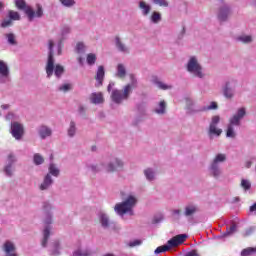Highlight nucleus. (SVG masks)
<instances>
[{"label": "nucleus", "instance_id": "1", "mask_svg": "<svg viewBox=\"0 0 256 256\" xmlns=\"http://www.w3.org/2000/svg\"><path fill=\"white\" fill-rule=\"evenodd\" d=\"M245 117H247V108L245 107H239L236 109L235 113L230 116L226 126V137H228V139H235V137H237L236 128L242 125Z\"/></svg>", "mask_w": 256, "mask_h": 256}, {"label": "nucleus", "instance_id": "2", "mask_svg": "<svg viewBox=\"0 0 256 256\" xmlns=\"http://www.w3.org/2000/svg\"><path fill=\"white\" fill-rule=\"evenodd\" d=\"M130 83L124 86L123 90H113L111 94L112 101L114 103H123L129 99V95L133 93V89H137L139 83L137 82V77L135 74H129Z\"/></svg>", "mask_w": 256, "mask_h": 256}, {"label": "nucleus", "instance_id": "3", "mask_svg": "<svg viewBox=\"0 0 256 256\" xmlns=\"http://www.w3.org/2000/svg\"><path fill=\"white\" fill-rule=\"evenodd\" d=\"M227 161V154L225 153H218L214 156L213 160L208 166V175L219 181L221 177H223V168H221V163H225Z\"/></svg>", "mask_w": 256, "mask_h": 256}, {"label": "nucleus", "instance_id": "4", "mask_svg": "<svg viewBox=\"0 0 256 256\" xmlns=\"http://www.w3.org/2000/svg\"><path fill=\"white\" fill-rule=\"evenodd\" d=\"M15 6L19 11H24L25 15L28 17V21H33V19H41L43 17V6L41 4H36V11L30 5H27L25 0H14Z\"/></svg>", "mask_w": 256, "mask_h": 256}, {"label": "nucleus", "instance_id": "5", "mask_svg": "<svg viewBox=\"0 0 256 256\" xmlns=\"http://www.w3.org/2000/svg\"><path fill=\"white\" fill-rule=\"evenodd\" d=\"M136 205L137 196L129 194L123 202L115 205L114 211L117 213V215H120V217H123V215H126V213L133 215V207Z\"/></svg>", "mask_w": 256, "mask_h": 256}, {"label": "nucleus", "instance_id": "6", "mask_svg": "<svg viewBox=\"0 0 256 256\" xmlns=\"http://www.w3.org/2000/svg\"><path fill=\"white\" fill-rule=\"evenodd\" d=\"M187 240V234H180L172 237L167 241L166 245L159 246L155 249V255H159L160 253H166V251H170L173 247H179L182 243H185Z\"/></svg>", "mask_w": 256, "mask_h": 256}, {"label": "nucleus", "instance_id": "7", "mask_svg": "<svg viewBox=\"0 0 256 256\" xmlns=\"http://www.w3.org/2000/svg\"><path fill=\"white\" fill-rule=\"evenodd\" d=\"M104 163L105 164H102V166H104V171L106 173H117L125 169V162L119 157L109 158L108 160L104 161Z\"/></svg>", "mask_w": 256, "mask_h": 256}, {"label": "nucleus", "instance_id": "8", "mask_svg": "<svg viewBox=\"0 0 256 256\" xmlns=\"http://www.w3.org/2000/svg\"><path fill=\"white\" fill-rule=\"evenodd\" d=\"M221 123V117L219 115L212 116L209 127H208V137L213 139V137H221L223 130L217 125Z\"/></svg>", "mask_w": 256, "mask_h": 256}, {"label": "nucleus", "instance_id": "9", "mask_svg": "<svg viewBox=\"0 0 256 256\" xmlns=\"http://www.w3.org/2000/svg\"><path fill=\"white\" fill-rule=\"evenodd\" d=\"M48 49H49V55H48L47 65H54L55 60L53 59V54L55 53V51L57 55L61 53V41L56 42L54 40H49Z\"/></svg>", "mask_w": 256, "mask_h": 256}, {"label": "nucleus", "instance_id": "10", "mask_svg": "<svg viewBox=\"0 0 256 256\" xmlns=\"http://www.w3.org/2000/svg\"><path fill=\"white\" fill-rule=\"evenodd\" d=\"M45 228L43 230V239H42V247H47V241H49V237L51 236V223H53V215L47 214L44 219Z\"/></svg>", "mask_w": 256, "mask_h": 256}, {"label": "nucleus", "instance_id": "11", "mask_svg": "<svg viewBox=\"0 0 256 256\" xmlns=\"http://www.w3.org/2000/svg\"><path fill=\"white\" fill-rule=\"evenodd\" d=\"M222 93L225 97V99L231 100L235 97V94L237 93V83L235 82H227L222 87Z\"/></svg>", "mask_w": 256, "mask_h": 256}, {"label": "nucleus", "instance_id": "12", "mask_svg": "<svg viewBox=\"0 0 256 256\" xmlns=\"http://www.w3.org/2000/svg\"><path fill=\"white\" fill-rule=\"evenodd\" d=\"M219 21H227L231 17V7L227 4H222L218 7L216 12Z\"/></svg>", "mask_w": 256, "mask_h": 256}, {"label": "nucleus", "instance_id": "13", "mask_svg": "<svg viewBox=\"0 0 256 256\" xmlns=\"http://www.w3.org/2000/svg\"><path fill=\"white\" fill-rule=\"evenodd\" d=\"M197 213H199V205H197L195 202H189L184 206L183 215L187 219L195 217Z\"/></svg>", "mask_w": 256, "mask_h": 256}, {"label": "nucleus", "instance_id": "14", "mask_svg": "<svg viewBox=\"0 0 256 256\" xmlns=\"http://www.w3.org/2000/svg\"><path fill=\"white\" fill-rule=\"evenodd\" d=\"M2 251L4 256H19V254H17V246L15 245V242L11 240H6L2 244Z\"/></svg>", "mask_w": 256, "mask_h": 256}, {"label": "nucleus", "instance_id": "15", "mask_svg": "<svg viewBox=\"0 0 256 256\" xmlns=\"http://www.w3.org/2000/svg\"><path fill=\"white\" fill-rule=\"evenodd\" d=\"M114 43H115V47H116L117 51H119V53H123L124 55H129V53H131V48L129 46H127V44H125V42H123V40H121V37L116 36L114 38Z\"/></svg>", "mask_w": 256, "mask_h": 256}, {"label": "nucleus", "instance_id": "16", "mask_svg": "<svg viewBox=\"0 0 256 256\" xmlns=\"http://www.w3.org/2000/svg\"><path fill=\"white\" fill-rule=\"evenodd\" d=\"M97 217L102 229H111V225H113V222H111V219L109 218V215H107V213L100 211Z\"/></svg>", "mask_w": 256, "mask_h": 256}, {"label": "nucleus", "instance_id": "17", "mask_svg": "<svg viewBox=\"0 0 256 256\" xmlns=\"http://www.w3.org/2000/svg\"><path fill=\"white\" fill-rule=\"evenodd\" d=\"M11 134L17 141L21 140L23 137V125L18 122H13L11 124Z\"/></svg>", "mask_w": 256, "mask_h": 256}, {"label": "nucleus", "instance_id": "18", "mask_svg": "<svg viewBox=\"0 0 256 256\" xmlns=\"http://www.w3.org/2000/svg\"><path fill=\"white\" fill-rule=\"evenodd\" d=\"M53 177H51V174H46L42 180V182L39 184L38 189L40 191H49L51 187H53Z\"/></svg>", "mask_w": 256, "mask_h": 256}, {"label": "nucleus", "instance_id": "19", "mask_svg": "<svg viewBox=\"0 0 256 256\" xmlns=\"http://www.w3.org/2000/svg\"><path fill=\"white\" fill-rule=\"evenodd\" d=\"M64 71H65V69L61 65H56V66L48 65L46 67L47 77H51V75H53V73L56 75V77H61V75H63Z\"/></svg>", "mask_w": 256, "mask_h": 256}, {"label": "nucleus", "instance_id": "20", "mask_svg": "<svg viewBox=\"0 0 256 256\" xmlns=\"http://www.w3.org/2000/svg\"><path fill=\"white\" fill-rule=\"evenodd\" d=\"M187 72L191 73V75H194L195 77H199L200 79L205 77V73L203 72V67H201V65H188Z\"/></svg>", "mask_w": 256, "mask_h": 256}, {"label": "nucleus", "instance_id": "21", "mask_svg": "<svg viewBox=\"0 0 256 256\" xmlns=\"http://www.w3.org/2000/svg\"><path fill=\"white\" fill-rule=\"evenodd\" d=\"M143 174L146 181H149L150 183L157 179V170L155 168L148 167L143 170Z\"/></svg>", "mask_w": 256, "mask_h": 256}, {"label": "nucleus", "instance_id": "22", "mask_svg": "<svg viewBox=\"0 0 256 256\" xmlns=\"http://www.w3.org/2000/svg\"><path fill=\"white\" fill-rule=\"evenodd\" d=\"M105 162H101L100 164H86L87 171L90 173H101V171H105Z\"/></svg>", "mask_w": 256, "mask_h": 256}, {"label": "nucleus", "instance_id": "23", "mask_svg": "<svg viewBox=\"0 0 256 256\" xmlns=\"http://www.w3.org/2000/svg\"><path fill=\"white\" fill-rule=\"evenodd\" d=\"M7 81H9V67L0 65V83H7Z\"/></svg>", "mask_w": 256, "mask_h": 256}, {"label": "nucleus", "instance_id": "24", "mask_svg": "<svg viewBox=\"0 0 256 256\" xmlns=\"http://www.w3.org/2000/svg\"><path fill=\"white\" fill-rule=\"evenodd\" d=\"M186 109L188 113H199V111H201L191 98H186Z\"/></svg>", "mask_w": 256, "mask_h": 256}, {"label": "nucleus", "instance_id": "25", "mask_svg": "<svg viewBox=\"0 0 256 256\" xmlns=\"http://www.w3.org/2000/svg\"><path fill=\"white\" fill-rule=\"evenodd\" d=\"M103 79H105V68L103 66H99L96 72V87H101V85H103Z\"/></svg>", "mask_w": 256, "mask_h": 256}, {"label": "nucleus", "instance_id": "26", "mask_svg": "<svg viewBox=\"0 0 256 256\" xmlns=\"http://www.w3.org/2000/svg\"><path fill=\"white\" fill-rule=\"evenodd\" d=\"M38 133L41 139H47V137H51V135L53 134V131L48 126L43 125L39 127Z\"/></svg>", "mask_w": 256, "mask_h": 256}, {"label": "nucleus", "instance_id": "27", "mask_svg": "<svg viewBox=\"0 0 256 256\" xmlns=\"http://www.w3.org/2000/svg\"><path fill=\"white\" fill-rule=\"evenodd\" d=\"M138 7H139L143 17H147L149 15V13H151V6L149 4H147V2H145L143 0H141L138 3Z\"/></svg>", "mask_w": 256, "mask_h": 256}, {"label": "nucleus", "instance_id": "28", "mask_svg": "<svg viewBox=\"0 0 256 256\" xmlns=\"http://www.w3.org/2000/svg\"><path fill=\"white\" fill-rule=\"evenodd\" d=\"M90 101L91 103H94V105H99L103 103V93L101 92H94L90 95Z\"/></svg>", "mask_w": 256, "mask_h": 256}, {"label": "nucleus", "instance_id": "29", "mask_svg": "<svg viewBox=\"0 0 256 256\" xmlns=\"http://www.w3.org/2000/svg\"><path fill=\"white\" fill-rule=\"evenodd\" d=\"M154 111L155 113H157V115H165L167 111V103L165 102V100L160 101L155 107Z\"/></svg>", "mask_w": 256, "mask_h": 256}, {"label": "nucleus", "instance_id": "30", "mask_svg": "<svg viewBox=\"0 0 256 256\" xmlns=\"http://www.w3.org/2000/svg\"><path fill=\"white\" fill-rule=\"evenodd\" d=\"M60 173H61V170H59V167H57V165H55L54 163H51L49 165L47 175H50V177L51 175L53 177H59Z\"/></svg>", "mask_w": 256, "mask_h": 256}, {"label": "nucleus", "instance_id": "31", "mask_svg": "<svg viewBox=\"0 0 256 256\" xmlns=\"http://www.w3.org/2000/svg\"><path fill=\"white\" fill-rule=\"evenodd\" d=\"M67 135L68 137H75L77 135V124L75 121H71L68 128H67Z\"/></svg>", "mask_w": 256, "mask_h": 256}, {"label": "nucleus", "instance_id": "32", "mask_svg": "<svg viewBox=\"0 0 256 256\" xmlns=\"http://www.w3.org/2000/svg\"><path fill=\"white\" fill-rule=\"evenodd\" d=\"M33 163L36 166L43 165V163H45V158L40 153H35L33 155Z\"/></svg>", "mask_w": 256, "mask_h": 256}, {"label": "nucleus", "instance_id": "33", "mask_svg": "<svg viewBox=\"0 0 256 256\" xmlns=\"http://www.w3.org/2000/svg\"><path fill=\"white\" fill-rule=\"evenodd\" d=\"M236 41L248 44L253 42V37L251 35H240L236 38Z\"/></svg>", "mask_w": 256, "mask_h": 256}, {"label": "nucleus", "instance_id": "34", "mask_svg": "<svg viewBox=\"0 0 256 256\" xmlns=\"http://www.w3.org/2000/svg\"><path fill=\"white\" fill-rule=\"evenodd\" d=\"M4 173L6 177H13L15 173V167L11 164H6L4 167Z\"/></svg>", "mask_w": 256, "mask_h": 256}, {"label": "nucleus", "instance_id": "35", "mask_svg": "<svg viewBox=\"0 0 256 256\" xmlns=\"http://www.w3.org/2000/svg\"><path fill=\"white\" fill-rule=\"evenodd\" d=\"M8 17L12 21H21V14L17 11L9 10Z\"/></svg>", "mask_w": 256, "mask_h": 256}, {"label": "nucleus", "instance_id": "36", "mask_svg": "<svg viewBox=\"0 0 256 256\" xmlns=\"http://www.w3.org/2000/svg\"><path fill=\"white\" fill-rule=\"evenodd\" d=\"M86 63H88V65H95V63H97V54L95 53L87 54Z\"/></svg>", "mask_w": 256, "mask_h": 256}, {"label": "nucleus", "instance_id": "37", "mask_svg": "<svg viewBox=\"0 0 256 256\" xmlns=\"http://www.w3.org/2000/svg\"><path fill=\"white\" fill-rule=\"evenodd\" d=\"M125 75H127V69L125 68V66L119 65L117 67L116 77L123 79V78H125Z\"/></svg>", "mask_w": 256, "mask_h": 256}, {"label": "nucleus", "instance_id": "38", "mask_svg": "<svg viewBox=\"0 0 256 256\" xmlns=\"http://www.w3.org/2000/svg\"><path fill=\"white\" fill-rule=\"evenodd\" d=\"M75 51H76V53L81 55V54L85 53V51H87V46L83 42H78L76 44Z\"/></svg>", "mask_w": 256, "mask_h": 256}, {"label": "nucleus", "instance_id": "39", "mask_svg": "<svg viewBox=\"0 0 256 256\" xmlns=\"http://www.w3.org/2000/svg\"><path fill=\"white\" fill-rule=\"evenodd\" d=\"M237 233V224H232L229 229L223 234V237H231V235Z\"/></svg>", "mask_w": 256, "mask_h": 256}, {"label": "nucleus", "instance_id": "40", "mask_svg": "<svg viewBox=\"0 0 256 256\" xmlns=\"http://www.w3.org/2000/svg\"><path fill=\"white\" fill-rule=\"evenodd\" d=\"M255 253H256V247L255 248L248 247L241 251V256H251V255H255Z\"/></svg>", "mask_w": 256, "mask_h": 256}, {"label": "nucleus", "instance_id": "41", "mask_svg": "<svg viewBox=\"0 0 256 256\" xmlns=\"http://www.w3.org/2000/svg\"><path fill=\"white\" fill-rule=\"evenodd\" d=\"M216 109H219V105L217 104V102H210L208 106L200 109V111H216Z\"/></svg>", "mask_w": 256, "mask_h": 256}, {"label": "nucleus", "instance_id": "42", "mask_svg": "<svg viewBox=\"0 0 256 256\" xmlns=\"http://www.w3.org/2000/svg\"><path fill=\"white\" fill-rule=\"evenodd\" d=\"M150 21L155 24L159 23L161 21V13L154 11L150 16Z\"/></svg>", "mask_w": 256, "mask_h": 256}, {"label": "nucleus", "instance_id": "43", "mask_svg": "<svg viewBox=\"0 0 256 256\" xmlns=\"http://www.w3.org/2000/svg\"><path fill=\"white\" fill-rule=\"evenodd\" d=\"M155 84H156L157 88L158 89H162V91H167V90L173 88V86H171L169 84H165V83H163L161 81H156Z\"/></svg>", "mask_w": 256, "mask_h": 256}, {"label": "nucleus", "instance_id": "44", "mask_svg": "<svg viewBox=\"0 0 256 256\" xmlns=\"http://www.w3.org/2000/svg\"><path fill=\"white\" fill-rule=\"evenodd\" d=\"M240 187H242L244 191H249V189H251V181H249L248 179H242Z\"/></svg>", "mask_w": 256, "mask_h": 256}, {"label": "nucleus", "instance_id": "45", "mask_svg": "<svg viewBox=\"0 0 256 256\" xmlns=\"http://www.w3.org/2000/svg\"><path fill=\"white\" fill-rule=\"evenodd\" d=\"M6 38H7L9 45H17V40L15 38V34L8 33V34H6Z\"/></svg>", "mask_w": 256, "mask_h": 256}, {"label": "nucleus", "instance_id": "46", "mask_svg": "<svg viewBox=\"0 0 256 256\" xmlns=\"http://www.w3.org/2000/svg\"><path fill=\"white\" fill-rule=\"evenodd\" d=\"M152 3L158 7H169V1L167 0H152Z\"/></svg>", "mask_w": 256, "mask_h": 256}, {"label": "nucleus", "instance_id": "47", "mask_svg": "<svg viewBox=\"0 0 256 256\" xmlns=\"http://www.w3.org/2000/svg\"><path fill=\"white\" fill-rule=\"evenodd\" d=\"M13 163H17V157H15V154L10 153L7 157V165H13Z\"/></svg>", "mask_w": 256, "mask_h": 256}, {"label": "nucleus", "instance_id": "48", "mask_svg": "<svg viewBox=\"0 0 256 256\" xmlns=\"http://www.w3.org/2000/svg\"><path fill=\"white\" fill-rule=\"evenodd\" d=\"M58 91H62V93H67V91H71V84H62L58 87Z\"/></svg>", "mask_w": 256, "mask_h": 256}, {"label": "nucleus", "instance_id": "49", "mask_svg": "<svg viewBox=\"0 0 256 256\" xmlns=\"http://www.w3.org/2000/svg\"><path fill=\"white\" fill-rule=\"evenodd\" d=\"M60 3L64 7H73L75 5V0H60Z\"/></svg>", "mask_w": 256, "mask_h": 256}, {"label": "nucleus", "instance_id": "50", "mask_svg": "<svg viewBox=\"0 0 256 256\" xmlns=\"http://www.w3.org/2000/svg\"><path fill=\"white\" fill-rule=\"evenodd\" d=\"M140 245H143V240L136 239L128 243V246L130 247H139Z\"/></svg>", "mask_w": 256, "mask_h": 256}, {"label": "nucleus", "instance_id": "51", "mask_svg": "<svg viewBox=\"0 0 256 256\" xmlns=\"http://www.w3.org/2000/svg\"><path fill=\"white\" fill-rule=\"evenodd\" d=\"M11 25H13V20H10V18L4 19L1 23V27H3L4 29L7 27H11Z\"/></svg>", "mask_w": 256, "mask_h": 256}, {"label": "nucleus", "instance_id": "52", "mask_svg": "<svg viewBox=\"0 0 256 256\" xmlns=\"http://www.w3.org/2000/svg\"><path fill=\"white\" fill-rule=\"evenodd\" d=\"M199 61L197 60V57L191 56L187 65H198Z\"/></svg>", "mask_w": 256, "mask_h": 256}, {"label": "nucleus", "instance_id": "53", "mask_svg": "<svg viewBox=\"0 0 256 256\" xmlns=\"http://www.w3.org/2000/svg\"><path fill=\"white\" fill-rule=\"evenodd\" d=\"M68 33H71V28L66 26L62 29V35H67Z\"/></svg>", "mask_w": 256, "mask_h": 256}, {"label": "nucleus", "instance_id": "54", "mask_svg": "<svg viewBox=\"0 0 256 256\" xmlns=\"http://www.w3.org/2000/svg\"><path fill=\"white\" fill-rule=\"evenodd\" d=\"M113 87H115V83L111 82V83L108 85V87H107V91H108L109 93H111V90L113 89Z\"/></svg>", "mask_w": 256, "mask_h": 256}, {"label": "nucleus", "instance_id": "55", "mask_svg": "<svg viewBox=\"0 0 256 256\" xmlns=\"http://www.w3.org/2000/svg\"><path fill=\"white\" fill-rule=\"evenodd\" d=\"M186 256H199V254L197 253V251H191V252H188Z\"/></svg>", "mask_w": 256, "mask_h": 256}, {"label": "nucleus", "instance_id": "56", "mask_svg": "<svg viewBox=\"0 0 256 256\" xmlns=\"http://www.w3.org/2000/svg\"><path fill=\"white\" fill-rule=\"evenodd\" d=\"M251 165H253V162L246 161L244 166L246 167V169H250Z\"/></svg>", "mask_w": 256, "mask_h": 256}, {"label": "nucleus", "instance_id": "57", "mask_svg": "<svg viewBox=\"0 0 256 256\" xmlns=\"http://www.w3.org/2000/svg\"><path fill=\"white\" fill-rule=\"evenodd\" d=\"M250 213H254L256 211V203H254L252 206H250Z\"/></svg>", "mask_w": 256, "mask_h": 256}, {"label": "nucleus", "instance_id": "58", "mask_svg": "<svg viewBox=\"0 0 256 256\" xmlns=\"http://www.w3.org/2000/svg\"><path fill=\"white\" fill-rule=\"evenodd\" d=\"M78 63H79V65H83V63H85V58L78 57Z\"/></svg>", "mask_w": 256, "mask_h": 256}, {"label": "nucleus", "instance_id": "59", "mask_svg": "<svg viewBox=\"0 0 256 256\" xmlns=\"http://www.w3.org/2000/svg\"><path fill=\"white\" fill-rule=\"evenodd\" d=\"M173 215H181V210H179V209H174V210H173Z\"/></svg>", "mask_w": 256, "mask_h": 256}, {"label": "nucleus", "instance_id": "60", "mask_svg": "<svg viewBox=\"0 0 256 256\" xmlns=\"http://www.w3.org/2000/svg\"><path fill=\"white\" fill-rule=\"evenodd\" d=\"M44 208L53 209V206H51V204H49V203H46V204H44Z\"/></svg>", "mask_w": 256, "mask_h": 256}, {"label": "nucleus", "instance_id": "61", "mask_svg": "<svg viewBox=\"0 0 256 256\" xmlns=\"http://www.w3.org/2000/svg\"><path fill=\"white\" fill-rule=\"evenodd\" d=\"M59 245H60V244H59V241H55V242H54V247H55V249H59Z\"/></svg>", "mask_w": 256, "mask_h": 256}, {"label": "nucleus", "instance_id": "62", "mask_svg": "<svg viewBox=\"0 0 256 256\" xmlns=\"http://www.w3.org/2000/svg\"><path fill=\"white\" fill-rule=\"evenodd\" d=\"M1 109H9V105L4 104V105L1 106Z\"/></svg>", "mask_w": 256, "mask_h": 256}, {"label": "nucleus", "instance_id": "63", "mask_svg": "<svg viewBox=\"0 0 256 256\" xmlns=\"http://www.w3.org/2000/svg\"><path fill=\"white\" fill-rule=\"evenodd\" d=\"M5 8V4L3 2H0V11Z\"/></svg>", "mask_w": 256, "mask_h": 256}, {"label": "nucleus", "instance_id": "64", "mask_svg": "<svg viewBox=\"0 0 256 256\" xmlns=\"http://www.w3.org/2000/svg\"><path fill=\"white\" fill-rule=\"evenodd\" d=\"M74 256H81V252L80 251L74 252Z\"/></svg>", "mask_w": 256, "mask_h": 256}]
</instances>
